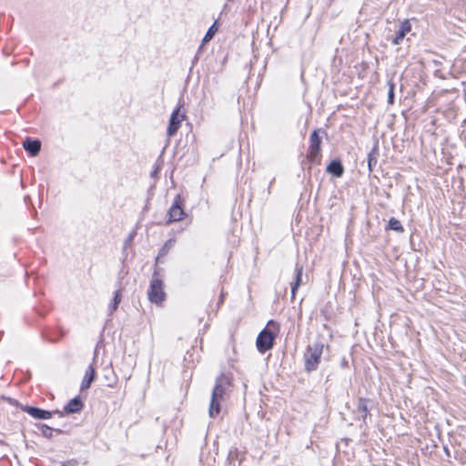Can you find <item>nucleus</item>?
Masks as SVG:
<instances>
[{"instance_id": "obj_1", "label": "nucleus", "mask_w": 466, "mask_h": 466, "mask_svg": "<svg viewBox=\"0 0 466 466\" xmlns=\"http://www.w3.org/2000/svg\"><path fill=\"white\" fill-rule=\"evenodd\" d=\"M231 390L232 383L229 376L220 374L217 377L209 402L208 415L210 418H216L220 413L221 404L229 396Z\"/></svg>"}, {"instance_id": "obj_2", "label": "nucleus", "mask_w": 466, "mask_h": 466, "mask_svg": "<svg viewBox=\"0 0 466 466\" xmlns=\"http://www.w3.org/2000/svg\"><path fill=\"white\" fill-rule=\"evenodd\" d=\"M324 344L321 342H314L309 345L305 353V369L308 371L317 370L323 352Z\"/></svg>"}, {"instance_id": "obj_3", "label": "nucleus", "mask_w": 466, "mask_h": 466, "mask_svg": "<svg viewBox=\"0 0 466 466\" xmlns=\"http://www.w3.org/2000/svg\"><path fill=\"white\" fill-rule=\"evenodd\" d=\"M271 328L275 329V323L273 321L268 322L267 328L260 332L257 339V347L260 352H265L273 346L275 333L271 330Z\"/></svg>"}, {"instance_id": "obj_4", "label": "nucleus", "mask_w": 466, "mask_h": 466, "mask_svg": "<svg viewBox=\"0 0 466 466\" xmlns=\"http://www.w3.org/2000/svg\"><path fill=\"white\" fill-rule=\"evenodd\" d=\"M148 299L157 305H161L166 299L163 282L158 279H152L147 291Z\"/></svg>"}, {"instance_id": "obj_5", "label": "nucleus", "mask_w": 466, "mask_h": 466, "mask_svg": "<svg viewBox=\"0 0 466 466\" xmlns=\"http://www.w3.org/2000/svg\"><path fill=\"white\" fill-rule=\"evenodd\" d=\"M185 119V115L180 113V108H176L171 114L169 119V125L167 130V134L168 137H172L176 134V132L180 127L182 121Z\"/></svg>"}, {"instance_id": "obj_6", "label": "nucleus", "mask_w": 466, "mask_h": 466, "mask_svg": "<svg viewBox=\"0 0 466 466\" xmlns=\"http://www.w3.org/2000/svg\"><path fill=\"white\" fill-rule=\"evenodd\" d=\"M309 142H310V145H309V152L308 154V159L310 162L314 163V162H316L319 153L320 151L321 139L319 137L318 130H315L310 135Z\"/></svg>"}, {"instance_id": "obj_7", "label": "nucleus", "mask_w": 466, "mask_h": 466, "mask_svg": "<svg viewBox=\"0 0 466 466\" xmlns=\"http://www.w3.org/2000/svg\"><path fill=\"white\" fill-rule=\"evenodd\" d=\"M411 31V24L410 20L405 19L401 21L397 28L395 36L391 39V43L395 46L400 45L407 35Z\"/></svg>"}, {"instance_id": "obj_8", "label": "nucleus", "mask_w": 466, "mask_h": 466, "mask_svg": "<svg viewBox=\"0 0 466 466\" xmlns=\"http://www.w3.org/2000/svg\"><path fill=\"white\" fill-rule=\"evenodd\" d=\"M185 213L181 207V198L179 196H177L168 211V223L180 221L183 219Z\"/></svg>"}, {"instance_id": "obj_9", "label": "nucleus", "mask_w": 466, "mask_h": 466, "mask_svg": "<svg viewBox=\"0 0 466 466\" xmlns=\"http://www.w3.org/2000/svg\"><path fill=\"white\" fill-rule=\"evenodd\" d=\"M83 409V403L80 398L72 399L64 408V411L67 414L79 412Z\"/></svg>"}, {"instance_id": "obj_10", "label": "nucleus", "mask_w": 466, "mask_h": 466, "mask_svg": "<svg viewBox=\"0 0 466 466\" xmlns=\"http://www.w3.org/2000/svg\"><path fill=\"white\" fill-rule=\"evenodd\" d=\"M25 410L28 414H30L32 417L35 419L47 420L50 419L52 416V413L50 411L44 410L35 407H27Z\"/></svg>"}, {"instance_id": "obj_11", "label": "nucleus", "mask_w": 466, "mask_h": 466, "mask_svg": "<svg viewBox=\"0 0 466 466\" xmlns=\"http://www.w3.org/2000/svg\"><path fill=\"white\" fill-rule=\"evenodd\" d=\"M95 380V368L93 365H89L86 370L82 384L81 390H86L91 386V383Z\"/></svg>"}, {"instance_id": "obj_12", "label": "nucleus", "mask_w": 466, "mask_h": 466, "mask_svg": "<svg viewBox=\"0 0 466 466\" xmlns=\"http://www.w3.org/2000/svg\"><path fill=\"white\" fill-rule=\"evenodd\" d=\"M23 146L32 156H36L41 148L39 140H30L29 138L24 141Z\"/></svg>"}, {"instance_id": "obj_13", "label": "nucleus", "mask_w": 466, "mask_h": 466, "mask_svg": "<svg viewBox=\"0 0 466 466\" xmlns=\"http://www.w3.org/2000/svg\"><path fill=\"white\" fill-rule=\"evenodd\" d=\"M327 171L337 177H341L343 167L339 161H332L327 167Z\"/></svg>"}, {"instance_id": "obj_14", "label": "nucleus", "mask_w": 466, "mask_h": 466, "mask_svg": "<svg viewBox=\"0 0 466 466\" xmlns=\"http://www.w3.org/2000/svg\"><path fill=\"white\" fill-rule=\"evenodd\" d=\"M302 271H303V267L302 266H297V268H296V279H295L294 284L291 287L292 298L295 297L296 290H297L298 287L300 285L301 277H302Z\"/></svg>"}, {"instance_id": "obj_15", "label": "nucleus", "mask_w": 466, "mask_h": 466, "mask_svg": "<svg viewBox=\"0 0 466 466\" xmlns=\"http://www.w3.org/2000/svg\"><path fill=\"white\" fill-rule=\"evenodd\" d=\"M218 27L217 25V21H215L214 24L208 28V32L206 33V35L202 40V43L203 44L208 43L213 38V36L218 32Z\"/></svg>"}, {"instance_id": "obj_16", "label": "nucleus", "mask_w": 466, "mask_h": 466, "mask_svg": "<svg viewBox=\"0 0 466 466\" xmlns=\"http://www.w3.org/2000/svg\"><path fill=\"white\" fill-rule=\"evenodd\" d=\"M358 411L362 417L363 420L366 419L368 413V406L367 400L364 399H360L358 403Z\"/></svg>"}, {"instance_id": "obj_17", "label": "nucleus", "mask_w": 466, "mask_h": 466, "mask_svg": "<svg viewBox=\"0 0 466 466\" xmlns=\"http://www.w3.org/2000/svg\"><path fill=\"white\" fill-rule=\"evenodd\" d=\"M389 228L391 229V230L397 231V232H403L404 231V228H403L401 223L398 219H396L394 218H391L389 220Z\"/></svg>"}, {"instance_id": "obj_18", "label": "nucleus", "mask_w": 466, "mask_h": 466, "mask_svg": "<svg viewBox=\"0 0 466 466\" xmlns=\"http://www.w3.org/2000/svg\"><path fill=\"white\" fill-rule=\"evenodd\" d=\"M121 298H122V294H121V290L119 289L116 292L115 297L113 299V303H112V305H110L111 312L115 311L118 308V305L121 301Z\"/></svg>"}, {"instance_id": "obj_19", "label": "nucleus", "mask_w": 466, "mask_h": 466, "mask_svg": "<svg viewBox=\"0 0 466 466\" xmlns=\"http://www.w3.org/2000/svg\"><path fill=\"white\" fill-rule=\"evenodd\" d=\"M41 433L44 437L47 438V439H50L52 438L53 436V429L46 426V425H42L41 428Z\"/></svg>"}, {"instance_id": "obj_20", "label": "nucleus", "mask_w": 466, "mask_h": 466, "mask_svg": "<svg viewBox=\"0 0 466 466\" xmlns=\"http://www.w3.org/2000/svg\"><path fill=\"white\" fill-rule=\"evenodd\" d=\"M394 86L392 83L390 84V90H389V94H388V101L390 104H393V100H394Z\"/></svg>"}, {"instance_id": "obj_21", "label": "nucleus", "mask_w": 466, "mask_h": 466, "mask_svg": "<svg viewBox=\"0 0 466 466\" xmlns=\"http://www.w3.org/2000/svg\"><path fill=\"white\" fill-rule=\"evenodd\" d=\"M174 242L172 240L167 241L164 248L160 250L159 255L164 256L167 252V249L173 246Z\"/></svg>"}, {"instance_id": "obj_22", "label": "nucleus", "mask_w": 466, "mask_h": 466, "mask_svg": "<svg viewBox=\"0 0 466 466\" xmlns=\"http://www.w3.org/2000/svg\"><path fill=\"white\" fill-rule=\"evenodd\" d=\"M371 165H372V159L370 157V159H369V167H370V169H371Z\"/></svg>"}, {"instance_id": "obj_23", "label": "nucleus", "mask_w": 466, "mask_h": 466, "mask_svg": "<svg viewBox=\"0 0 466 466\" xmlns=\"http://www.w3.org/2000/svg\"><path fill=\"white\" fill-rule=\"evenodd\" d=\"M115 383H116L115 381H112V382L108 383V386L112 387V386H114Z\"/></svg>"}, {"instance_id": "obj_24", "label": "nucleus", "mask_w": 466, "mask_h": 466, "mask_svg": "<svg viewBox=\"0 0 466 466\" xmlns=\"http://www.w3.org/2000/svg\"><path fill=\"white\" fill-rule=\"evenodd\" d=\"M55 413H58V414L62 415V413L59 412V410H56Z\"/></svg>"}, {"instance_id": "obj_25", "label": "nucleus", "mask_w": 466, "mask_h": 466, "mask_svg": "<svg viewBox=\"0 0 466 466\" xmlns=\"http://www.w3.org/2000/svg\"><path fill=\"white\" fill-rule=\"evenodd\" d=\"M106 379L108 380H109V375H106Z\"/></svg>"}]
</instances>
